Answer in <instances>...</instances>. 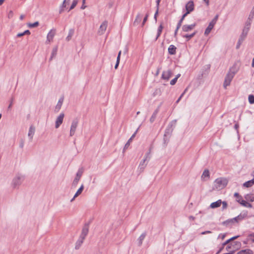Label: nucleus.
I'll return each instance as SVG.
<instances>
[{"mask_svg":"<svg viewBox=\"0 0 254 254\" xmlns=\"http://www.w3.org/2000/svg\"><path fill=\"white\" fill-rule=\"evenodd\" d=\"M221 204H222V209H225L227 207V203L226 201H222Z\"/></svg>","mask_w":254,"mask_h":254,"instance_id":"603ef678","label":"nucleus"},{"mask_svg":"<svg viewBox=\"0 0 254 254\" xmlns=\"http://www.w3.org/2000/svg\"><path fill=\"white\" fill-rule=\"evenodd\" d=\"M142 16L140 13H138L135 17V19L133 23L134 26H137L140 24Z\"/></svg>","mask_w":254,"mask_h":254,"instance_id":"2eb2a0df","label":"nucleus"},{"mask_svg":"<svg viewBox=\"0 0 254 254\" xmlns=\"http://www.w3.org/2000/svg\"><path fill=\"white\" fill-rule=\"evenodd\" d=\"M70 0H64L62 6H61V9L60 10V13H62L63 11H64V9L63 8L64 7H66V3H69V1H70Z\"/></svg>","mask_w":254,"mask_h":254,"instance_id":"473e14b6","label":"nucleus"},{"mask_svg":"<svg viewBox=\"0 0 254 254\" xmlns=\"http://www.w3.org/2000/svg\"><path fill=\"white\" fill-rule=\"evenodd\" d=\"M24 177L23 175L17 174L12 180L11 186L13 189L18 188L24 181Z\"/></svg>","mask_w":254,"mask_h":254,"instance_id":"7ed1b4c3","label":"nucleus"},{"mask_svg":"<svg viewBox=\"0 0 254 254\" xmlns=\"http://www.w3.org/2000/svg\"><path fill=\"white\" fill-rule=\"evenodd\" d=\"M24 34H23V33H18L17 35V37H21V36H24Z\"/></svg>","mask_w":254,"mask_h":254,"instance_id":"774afa93","label":"nucleus"},{"mask_svg":"<svg viewBox=\"0 0 254 254\" xmlns=\"http://www.w3.org/2000/svg\"><path fill=\"white\" fill-rule=\"evenodd\" d=\"M187 15L186 14H184L182 17V18H181V19L180 20V21H179L178 24H177V26H178V29H179L181 25H182V23L183 22V21L184 20V18H185V17L187 16Z\"/></svg>","mask_w":254,"mask_h":254,"instance_id":"72a5a7b5","label":"nucleus"},{"mask_svg":"<svg viewBox=\"0 0 254 254\" xmlns=\"http://www.w3.org/2000/svg\"><path fill=\"white\" fill-rule=\"evenodd\" d=\"M248 99L250 104H252L254 103V96L253 95H250Z\"/></svg>","mask_w":254,"mask_h":254,"instance_id":"a18cd8bd","label":"nucleus"},{"mask_svg":"<svg viewBox=\"0 0 254 254\" xmlns=\"http://www.w3.org/2000/svg\"><path fill=\"white\" fill-rule=\"evenodd\" d=\"M64 116V114L62 113L60 114V115L57 117L55 123L56 128H59L60 126L62 124Z\"/></svg>","mask_w":254,"mask_h":254,"instance_id":"9d476101","label":"nucleus"},{"mask_svg":"<svg viewBox=\"0 0 254 254\" xmlns=\"http://www.w3.org/2000/svg\"><path fill=\"white\" fill-rule=\"evenodd\" d=\"M234 196L236 198V200L237 199H240V200H243L242 197L238 192H235L234 193Z\"/></svg>","mask_w":254,"mask_h":254,"instance_id":"3c124183","label":"nucleus"},{"mask_svg":"<svg viewBox=\"0 0 254 254\" xmlns=\"http://www.w3.org/2000/svg\"><path fill=\"white\" fill-rule=\"evenodd\" d=\"M119 63H120V61L117 60L116 64L115 66V68L116 69L118 68L119 64Z\"/></svg>","mask_w":254,"mask_h":254,"instance_id":"0e129e2a","label":"nucleus"},{"mask_svg":"<svg viewBox=\"0 0 254 254\" xmlns=\"http://www.w3.org/2000/svg\"><path fill=\"white\" fill-rule=\"evenodd\" d=\"M186 12L185 14L188 15L194 10V3L193 1H189L186 5Z\"/></svg>","mask_w":254,"mask_h":254,"instance_id":"0eeeda50","label":"nucleus"},{"mask_svg":"<svg viewBox=\"0 0 254 254\" xmlns=\"http://www.w3.org/2000/svg\"><path fill=\"white\" fill-rule=\"evenodd\" d=\"M145 161H146V159H144L140 163L139 167V170H140L141 172H142L143 171V170L144 169L145 167L146 166V164L145 163Z\"/></svg>","mask_w":254,"mask_h":254,"instance_id":"a878e982","label":"nucleus"},{"mask_svg":"<svg viewBox=\"0 0 254 254\" xmlns=\"http://www.w3.org/2000/svg\"><path fill=\"white\" fill-rule=\"evenodd\" d=\"M237 201L245 207L249 208L252 207V205L251 203L247 202L246 201L243 199L242 200H240V199H237Z\"/></svg>","mask_w":254,"mask_h":254,"instance_id":"6ab92c4d","label":"nucleus"},{"mask_svg":"<svg viewBox=\"0 0 254 254\" xmlns=\"http://www.w3.org/2000/svg\"><path fill=\"white\" fill-rule=\"evenodd\" d=\"M239 237V236H235V237H233L230 239H229V240H227L226 241H225L223 244V246H224L226 245H227L228 244H229L230 243V242L232 240H235L236 239H237V238Z\"/></svg>","mask_w":254,"mask_h":254,"instance_id":"58836bf2","label":"nucleus"},{"mask_svg":"<svg viewBox=\"0 0 254 254\" xmlns=\"http://www.w3.org/2000/svg\"><path fill=\"white\" fill-rule=\"evenodd\" d=\"M83 169L82 168H80L76 174V176L72 182V187H75L77 186V184H78V183L79 182V181L80 180L82 175V174L83 173Z\"/></svg>","mask_w":254,"mask_h":254,"instance_id":"20e7f679","label":"nucleus"},{"mask_svg":"<svg viewBox=\"0 0 254 254\" xmlns=\"http://www.w3.org/2000/svg\"><path fill=\"white\" fill-rule=\"evenodd\" d=\"M63 102H64V97H61L59 100V101L55 107V111L56 112H58L60 110V109L62 107V106L63 105Z\"/></svg>","mask_w":254,"mask_h":254,"instance_id":"f3484780","label":"nucleus"},{"mask_svg":"<svg viewBox=\"0 0 254 254\" xmlns=\"http://www.w3.org/2000/svg\"><path fill=\"white\" fill-rule=\"evenodd\" d=\"M172 74L173 72L171 70L168 69L162 72L161 78L164 80L168 81L172 76Z\"/></svg>","mask_w":254,"mask_h":254,"instance_id":"6e6552de","label":"nucleus"},{"mask_svg":"<svg viewBox=\"0 0 254 254\" xmlns=\"http://www.w3.org/2000/svg\"><path fill=\"white\" fill-rule=\"evenodd\" d=\"M158 10H159V9L157 8L156 9V12H155V13L154 14V19H155L156 21H157V16L158 13Z\"/></svg>","mask_w":254,"mask_h":254,"instance_id":"4d7b16f0","label":"nucleus"},{"mask_svg":"<svg viewBox=\"0 0 254 254\" xmlns=\"http://www.w3.org/2000/svg\"><path fill=\"white\" fill-rule=\"evenodd\" d=\"M84 189V185L83 184L81 185L79 189L77 190L76 192L75 193L73 197L70 200L71 202H72L74 199L77 197L78 195H79L82 192Z\"/></svg>","mask_w":254,"mask_h":254,"instance_id":"dca6fc26","label":"nucleus"},{"mask_svg":"<svg viewBox=\"0 0 254 254\" xmlns=\"http://www.w3.org/2000/svg\"><path fill=\"white\" fill-rule=\"evenodd\" d=\"M150 152H147L146 155H145V158L144 159H146V160L147 159H149L150 158Z\"/></svg>","mask_w":254,"mask_h":254,"instance_id":"bf43d9fd","label":"nucleus"},{"mask_svg":"<svg viewBox=\"0 0 254 254\" xmlns=\"http://www.w3.org/2000/svg\"><path fill=\"white\" fill-rule=\"evenodd\" d=\"M78 124V122L77 119H74L72 121L69 133V135L70 136H72L74 134Z\"/></svg>","mask_w":254,"mask_h":254,"instance_id":"39448f33","label":"nucleus"},{"mask_svg":"<svg viewBox=\"0 0 254 254\" xmlns=\"http://www.w3.org/2000/svg\"><path fill=\"white\" fill-rule=\"evenodd\" d=\"M196 33V32H194L191 34H186V35H183L182 36L184 38H187V41H189L195 35Z\"/></svg>","mask_w":254,"mask_h":254,"instance_id":"7c9ffc66","label":"nucleus"},{"mask_svg":"<svg viewBox=\"0 0 254 254\" xmlns=\"http://www.w3.org/2000/svg\"><path fill=\"white\" fill-rule=\"evenodd\" d=\"M24 35H30V32L29 30H25L24 32H23Z\"/></svg>","mask_w":254,"mask_h":254,"instance_id":"680f3d73","label":"nucleus"},{"mask_svg":"<svg viewBox=\"0 0 254 254\" xmlns=\"http://www.w3.org/2000/svg\"><path fill=\"white\" fill-rule=\"evenodd\" d=\"M73 33H74V31L72 29H70L69 31V33H68V36H67L66 39L67 40V41H69L70 40L71 37L72 36L73 34Z\"/></svg>","mask_w":254,"mask_h":254,"instance_id":"79ce46f5","label":"nucleus"},{"mask_svg":"<svg viewBox=\"0 0 254 254\" xmlns=\"http://www.w3.org/2000/svg\"><path fill=\"white\" fill-rule=\"evenodd\" d=\"M245 198L248 201L251 202L254 201V195L253 194H248L245 196Z\"/></svg>","mask_w":254,"mask_h":254,"instance_id":"c85d7f7f","label":"nucleus"},{"mask_svg":"<svg viewBox=\"0 0 254 254\" xmlns=\"http://www.w3.org/2000/svg\"><path fill=\"white\" fill-rule=\"evenodd\" d=\"M254 17V6L253 7L252 10L250 13L248 19L249 20H252Z\"/></svg>","mask_w":254,"mask_h":254,"instance_id":"4c0bfd02","label":"nucleus"},{"mask_svg":"<svg viewBox=\"0 0 254 254\" xmlns=\"http://www.w3.org/2000/svg\"><path fill=\"white\" fill-rule=\"evenodd\" d=\"M237 69L234 66L230 68L229 72L227 74L223 84L224 87L226 89L227 87L230 85L232 80L235 74L237 73Z\"/></svg>","mask_w":254,"mask_h":254,"instance_id":"f257e3e1","label":"nucleus"},{"mask_svg":"<svg viewBox=\"0 0 254 254\" xmlns=\"http://www.w3.org/2000/svg\"><path fill=\"white\" fill-rule=\"evenodd\" d=\"M228 180L225 178H219L214 182L213 190H221L228 184Z\"/></svg>","mask_w":254,"mask_h":254,"instance_id":"f03ea898","label":"nucleus"},{"mask_svg":"<svg viewBox=\"0 0 254 254\" xmlns=\"http://www.w3.org/2000/svg\"><path fill=\"white\" fill-rule=\"evenodd\" d=\"M248 214V212L245 211L244 212L241 213L240 215H239L238 216L234 218V219L236 222H239V221H241L243 220L244 218L247 217Z\"/></svg>","mask_w":254,"mask_h":254,"instance_id":"4468645a","label":"nucleus"},{"mask_svg":"<svg viewBox=\"0 0 254 254\" xmlns=\"http://www.w3.org/2000/svg\"><path fill=\"white\" fill-rule=\"evenodd\" d=\"M211 233V231H204V232H202L201 234V235H205V234H210Z\"/></svg>","mask_w":254,"mask_h":254,"instance_id":"052dcab7","label":"nucleus"},{"mask_svg":"<svg viewBox=\"0 0 254 254\" xmlns=\"http://www.w3.org/2000/svg\"><path fill=\"white\" fill-rule=\"evenodd\" d=\"M121 51H120V52H119V54H118V57H117V60H118V61H120V57H121Z\"/></svg>","mask_w":254,"mask_h":254,"instance_id":"e2e57ef3","label":"nucleus"},{"mask_svg":"<svg viewBox=\"0 0 254 254\" xmlns=\"http://www.w3.org/2000/svg\"><path fill=\"white\" fill-rule=\"evenodd\" d=\"M195 26V24L194 23L191 25H184L182 27V30L184 32H189L193 29Z\"/></svg>","mask_w":254,"mask_h":254,"instance_id":"ddd939ff","label":"nucleus"},{"mask_svg":"<svg viewBox=\"0 0 254 254\" xmlns=\"http://www.w3.org/2000/svg\"><path fill=\"white\" fill-rule=\"evenodd\" d=\"M85 0H82V5L81 6V9H84L86 7V6L85 5Z\"/></svg>","mask_w":254,"mask_h":254,"instance_id":"6e6d98bb","label":"nucleus"},{"mask_svg":"<svg viewBox=\"0 0 254 254\" xmlns=\"http://www.w3.org/2000/svg\"><path fill=\"white\" fill-rule=\"evenodd\" d=\"M239 237V236H235V237H233L230 239H229V240H227L226 241H225L223 244V246H224L226 245H227L228 244H229L230 243V242L232 240H235L236 239H237V238Z\"/></svg>","mask_w":254,"mask_h":254,"instance_id":"a19ab883","label":"nucleus"},{"mask_svg":"<svg viewBox=\"0 0 254 254\" xmlns=\"http://www.w3.org/2000/svg\"><path fill=\"white\" fill-rule=\"evenodd\" d=\"M13 16V12L12 10H10L9 12H8V15H7V17L8 18H11Z\"/></svg>","mask_w":254,"mask_h":254,"instance_id":"864d4df0","label":"nucleus"},{"mask_svg":"<svg viewBox=\"0 0 254 254\" xmlns=\"http://www.w3.org/2000/svg\"><path fill=\"white\" fill-rule=\"evenodd\" d=\"M58 52V47L56 46L53 48L52 52L51 53V56L50 58V61H52V59L56 57Z\"/></svg>","mask_w":254,"mask_h":254,"instance_id":"5701e85b","label":"nucleus"},{"mask_svg":"<svg viewBox=\"0 0 254 254\" xmlns=\"http://www.w3.org/2000/svg\"><path fill=\"white\" fill-rule=\"evenodd\" d=\"M108 26L107 21H104L100 25L99 29L98 31V34L100 35H103L107 29Z\"/></svg>","mask_w":254,"mask_h":254,"instance_id":"423d86ee","label":"nucleus"},{"mask_svg":"<svg viewBox=\"0 0 254 254\" xmlns=\"http://www.w3.org/2000/svg\"><path fill=\"white\" fill-rule=\"evenodd\" d=\"M249 31V30L248 29V28H244L243 31H242V33L240 36V37L242 39H245L246 38V37L247 36Z\"/></svg>","mask_w":254,"mask_h":254,"instance_id":"393cba45","label":"nucleus"},{"mask_svg":"<svg viewBox=\"0 0 254 254\" xmlns=\"http://www.w3.org/2000/svg\"><path fill=\"white\" fill-rule=\"evenodd\" d=\"M84 239H82L81 238L79 237L78 240L77 241L75 244V249L76 250H78L80 248L81 246L82 245Z\"/></svg>","mask_w":254,"mask_h":254,"instance_id":"4be33fe9","label":"nucleus"},{"mask_svg":"<svg viewBox=\"0 0 254 254\" xmlns=\"http://www.w3.org/2000/svg\"><path fill=\"white\" fill-rule=\"evenodd\" d=\"M239 237V236H235V237H233L230 239H229V240H227L226 241H225L223 244V246H224L226 245H227L228 244H229L230 243V242L232 240H235L236 239H237V238Z\"/></svg>","mask_w":254,"mask_h":254,"instance_id":"ea45409f","label":"nucleus"},{"mask_svg":"<svg viewBox=\"0 0 254 254\" xmlns=\"http://www.w3.org/2000/svg\"><path fill=\"white\" fill-rule=\"evenodd\" d=\"M242 254H252L253 252L249 249L242 250Z\"/></svg>","mask_w":254,"mask_h":254,"instance_id":"de8ad7c7","label":"nucleus"},{"mask_svg":"<svg viewBox=\"0 0 254 254\" xmlns=\"http://www.w3.org/2000/svg\"><path fill=\"white\" fill-rule=\"evenodd\" d=\"M77 3H78V0H73V1H72V3L70 7V8H69V10H70L73 9L76 6V5H77Z\"/></svg>","mask_w":254,"mask_h":254,"instance_id":"37998d69","label":"nucleus"},{"mask_svg":"<svg viewBox=\"0 0 254 254\" xmlns=\"http://www.w3.org/2000/svg\"><path fill=\"white\" fill-rule=\"evenodd\" d=\"M248 239L254 243V233L249 234L248 236Z\"/></svg>","mask_w":254,"mask_h":254,"instance_id":"49530a36","label":"nucleus"},{"mask_svg":"<svg viewBox=\"0 0 254 254\" xmlns=\"http://www.w3.org/2000/svg\"><path fill=\"white\" fill-rule=\"evenodd\" d=\"M168 52L170 55H175L176 53V47L174 45H170L168 48Z\"/></svg>","mask_w":254,"mask_h":254,"instance_id":"aec40b11","label":"nucleus"},{"mask_svg":"<svg viewBox=\"0 0 254 254\" xmlns=\"http://www.w3.org/2000/svg\"><path fill=\"white\" fill-rule=\"evenodd\" d=\"M221 203H222L221 200H220V199L218 200L217 201H216L215 202H212L210 204V207L212 208H215L218 207L221 205Z\"/></svg>","mask_w":254,"mask_h":254,"instance_id":"412c9836","label":"nucleus"},{"mask_svg":"<svg viewBox=\"0 0 254 254\" xmlns=\"http://www.w3.org/2000/svg\"><path fill=\"white\" fill-rule=\"evenodd\" d=\"M163 28V25L162 24H161L158 28L157 35L156 38L155 39V40H157V39L159 38V37L160 36V35L162 33Z\"/></svg>","mask_w":254,"mask_h":254,"instance_id":"c756f323","label":"nucleus"},{"mask_svg":"<svg viewBox=\"0 0 254 254\" xmlns=\"http://www.w3.org/2000/svg\"><path fill=\"white\" fill-rule=\"evenodd\" d=\"M254 184V181L251 180L248 181L243 184V187L246 188H249L252 187Z\"/></svg>","mask_w":254,"mask_h":254,"instance_id":"bb28decb","label":"nucleus"},{"mask_svg":"<svg viewBox=\"0 0 254 254\" xmlns=\"http://www.w3.org/2000/svg\"><path fill=\"white\" fill-rule=\"evenodd\" d=\"M138 129H139V127L136 129V130L135 131V132L132 135V136L130 137V138L128 140L127 142L126 143V144H125V145L124 146V148L123 149V152L125 151L126 149H127L129 147V146L130 145V142H131L132 139L135 136V135H136V133L137 132Z\"/></svg>","mask_w":254,"mask_h":254,"instance_id":"f8f14e48","label":"nucleus"},{"mask_svg":"<svg viewBox=\"0 0 254 254\" xmlns=\"http://www.w3.org/2000/svg\"><path fill=\"white\" fill-rule=\"evenodd\" d=\"M216 21L212 19V21L209 23L210 25H211L213 27H214V25L216 24Z\"/></svg>","mask_w":254,"mask_h":254,"instance_id":"13d9d810","label":"nucleus"},{"mask_svg":"<svg viewBox=\"0 0 254 254\" xmlns=\"http://www.w3.org/2000/svg\"><path fill=\"white\" fill-rule=\"evenodd\" d=\"M158 112H159V110H158V109H157L156 110H155V111L153 113L152 115L151 116V118H150V122L151 123H152L154 122Z\"/></svg>","mask_w":254,"mask_h":254,"instance_id":"b1692460","label":"nucleus"},{"mask_svg":"<svg viewBox=\"0 0 254 254\" xmlns=\"http://www.w3.org/2000/svg\"><path fill=\"white\" fill-rule=\"evenodd\" d=\"M213 27L211 26V25H210L209 24L208 27L206 28V29L205 30L204 34L205 35H208L210 32H211V30L213 29Z\"/></svg>","mask_w":254,"mask_h":254,"instance_id":"2f4dec72","label":"nucleus"},{"mask_svg":"<svg viewBox=\"0 0 254 254\" xmlns=\"http://www.w3.org/2000/svg\"><path fill=\"white\" fill-rule=\"evenodd\" d=\"M187 89H186L184 91V92L181 94V95L180 96V97L179 98V99L177 100V101H176V103H178L181 100V99L182 98V97L183 96L184 94H185V93L186 92V91H187Z\"/></svg>","mask_w":254,"mask_h":254,"instance_id":"5fc2aeb1","label":"nucleus"},{"mask_svg":"<svg viewBox=\"0 0 254 254\" xmlns=\"http://www.w3.org/2000/svg\"><path fill=\"white\" fill-rule=\"evenodd\" d=\"M145 236H146V233H144L142 234L140 236V237H139V238L138 239V245L139 246H141L142 245V242H143V240L144 239Z\"/></svg>","mask_w":254,"mask_h":254,"instance_id":"cd10ccee","label":"nucleus"},{"mask_svg":"<svg viewBox=\"0 0 254 254\" xmlns=\"http://www.w3.org/2000/svg\"><path fill=\"white\" fill-rule=\"evenodd\" d=\"M39 24V23L38 21H36L34 23H29L28 24V26L29 27V28H34V27H37Z\"/></svg>","mask_w":254,"mask_h":254,"instance_id":"e433bc0d","label":"nucleus"},{"mask_svg":"<svg viewBox=\"0 0 254 254\" xmlns=\"http://www.w3.org/2000/svg\"><path fill=\"white\" fill-rule=\"evenodd\" d=\"M35 128L34 126H31L29 129V131L28 133V136L31 139H32L33 137L34 134L35 133Z\"/></svg>","mask_w":254,"mask_h":254,"instance_id":"a211bd4d","label":"nucleus"},{"mask_svg":"<svg viewBox=\"0 0 254 254\" xmlns=\"http://www.w3.org/2000/svg\"><path fill=\"white\" fill-rule=\"evenodd\" d=\"M161 0H156L157 9H159V3Z\"/></svg>","mask_w":254,"mask_h":254,"instance_id":"69168bd1","label":"nucleus"},{"mask_svg":"<svg viewBox=\"0 0 254 254\" xmlns=\"http://www.w3.org/2000/svg\"><path fill=\"white\" fill-rule=\"evenodd\" d=\"M252 21V20H249V19H248L247 21H246V22L245 23V26L244 28H248V29L249 30Z\"/></svg>","mask_w":254,"mask_h":254,"instance_id":"c03bdc74","label":"nucleus"},{"mask_svg":"<svg viewBox=\"0 0 254 254\" xmlns=\"http://www.w3.org/2000/svg\"><path fill=\"white\" fill-rule=\"evenodd\" d=\"M244 40V39H242L241 37H240L239 40H238V42L237 43V45L236 46V48L237 49H239L240 45H241V44L242 43V42H243V41Z\"/></svg>","mask_w":254,"mask_h":254,"instance_id":"8fccbe9b","label":"nucleus"},{"mask_svg":"<svg viewBox=\"0 0 254 254\" xmlns=\"http://www.w3.org/2000/svg\"><path fill=\"white\" fill-rule=\"evenodd\" d=\"M209 177V172L208 170L206 169L203 171V172L202 174V176H201V178H204L205 177Z\"/></svg>","mask_w":254,"mask_h":254,"instance_id":"f704fd0d","label":"nucleus"},{"mask_svg":"<svg viewBox=\"0 0 254 254\" xmlns=\"http://www.w3.org/2000/svg\"><path fill=\"white\" fill-rule=\"evenodd\" d=\"M148 16H149V14L148 13H147L146 14L145 16L144 17L142 23L141 24V27H143L144 25L145 22L147 20Z\"/></svg>","mask_w":254,"mask_h":254,"instance_id":"09e8293b","label":"nucleus"},{"mask_svg":"<svg viewBox=\"0 0 254 254\" xmlns=\"http://www.w3.org/2000/svg\"><path fill=\"white\" fill-rule=\"evenodd\" d=\"M203 0L206 3L207 6L209 5V0Z\"/></svg>","mask_w":254,"mask_h":254,"instance_id":"338daca9","label":"nucleus"},{"mask_svg":"<svg viewBox=\"0 0 254 254\" xmlns=\"http://www.w3.org/2000/svg\"><path fill=\"white\" fill-rule=\"evenodd\" d=\"M180 74H178V75H177L175 78L171 80L170 84L172 85L175 84L178 78L180 76Z\"/></svg>","mask_w":254,"mask_h":254,"instance_id":"c9c22d12","label":"nucleus"},{"mask_svg":"<svg viewBox=\"0 0 254 254\" xmlns=\"http://www.w3.org/2000/svg\"><path fill=\"white\" fill-rule=\"evenodd\" d=\"M56 30L55 29H51L48 33L47 36L46 43H50L53 41V39L56 34Z\"/></svg>","mask_w":254,"mask_h":254,"instance_id":"1a4fd4ad","label":"nucleus"},{"mask_svg":"<svg viewBox=\"0 0 254 254\" xmlns=\"http://www.w3.org/2000/svg\"><path fill=\"white\" fill-rule=\"evenodd\" d=\"M88 226L87 225H85L82 228V232L79 237L81 238L82 239H85L86 236L88 233Z\"/></svg>","mask_w":254,"mask_h":254,"instance_id":"9b49d317","label":"nucleus"}]
</instances>
